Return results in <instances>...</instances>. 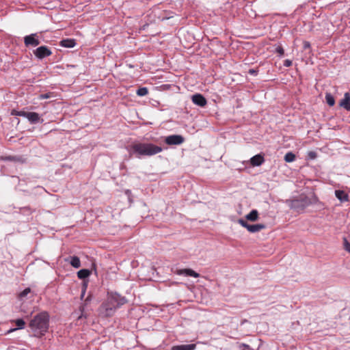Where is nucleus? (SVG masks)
Wrapping results in <instances>:
<instances>
[{"instance_id": "1", "label": "nucleus", "mask_w": 350, "mask_h": 350, "mask_svg": "<svg viewBox=\"0 0 350 350\" xmlns=\"http://www.w3.org/2000/svg\"><path fill=\"white\" fill-rule=\"evenodd\" d=\"M129 153L137 158L150 157L161 152V147L152 143L134 142L129 147Z\"/></svg>"}, {"instance_id": "2", "label": "nucleus", "mask_w": 350, "mask_h": 350, "mask_svg": "<svg viewBox=\"0 0 350 350\" xmlns=\"http://www.w3.org/2000/svg\"><path fill=\"white\" fill-rule=\"evenodd\" d=\"M29 327L33 332V336L41 338L47 332L49 327V314L47 312L37 314L31 320Z\"/></svg>"}, {"instance_id": "3", "label": "nucleus", "mask_w": 350, "mask_h": 350, "mask_svg": "<svg viewBox=\"0 0 350 350\" xmlns=\"http://www.w3.org/2000/svg\"><path fill=\"white\" fill-rule=\"evenodd\" d=\"M126 302L124 297L117 293H111L106 301L102 304L100 311L105 317H111L116 310Z\"/></svg>"}, {"instance_id": "4", "label": "nucleus", "mask_w": 350, "mask_h": 350, "mask_svg": "<svg viewBox=\"0 0 350 350\" xmlns=\"http://www.w3.org/2000/svg\"><path fill=\"white\" fill-rule=\"evenodd\" d=\"M312 204L310 199L304 196H300L299 198L293 199L290 201L289 206L291 208L297 211V212L303 211L306 207Z\"/></svg>"}, {"instance_id": "5", "label": "nucleus", "mask_w": 350, "mask_h": 350, "mask_svg": "<svg viewBox=\"0 0 350 350\" xmlns=\"http://www.w3.org/2000/svg\"><path fill=\"white\" fill-rule=\"evenodd\" d=\"M238 223L252 233L260 232L266 228L265 225L262 224H249L244 219H239Z\"/></svg>"}, {"instance_id": "6", "label": "nucleus", "mask_w": 350, "mask_h": 350, "mask_svg": "<svg viewBox=\"0 0 350 350\" xmlns=\"http://www.w3.org/2000/svg\"><path fill=\"white\" fill-rule=\"evenodd\" d=\"M33 54L37 58L42 59L50 56L52 54V51L46 46H40L33 51Z\"/></svg>"}, {"instance_id": "7", "label": "nucleus", "mask_w": 350, "mask_h": 350, "mask_svg": "<svg viewBox=\"0 0 350 350\" xmlns=\"http://www.w3.org/2000/svg\"><path fill=\"white\" fill-rule=\"evenodd\" d=\"M24 43L27 47L37 46L40 44L37 33H31L24 37Z\"/></svg>"}, {"instance_id": "8", "label": "nucleus", "mask_w": 350, "mask_h": 350, "mask_svg": "<svg viewBox=\"0 0 350 350\" xmlns=\"http://www.w3.org/2000/svg\"><path fill=\"white\" fill-rule=\"evenodd\" d=\"M185 142V138L180 135H172L165 138V142L167 145H180Z\"/></svg>"}, {"instance_id": "9", "label": "nucleus", "mask_w": 350, "mask_h": 350, "mask_svg": "<svg viewBox=\"0 0 350 350\" xmlns=\"http://www.w3.org/2000/svg\"><path fill=\"white\" fill-rule=\"evenodd\" d=\"M192 102L200 107H204L206 103V99L201 94H195L191 97Z\"/></svg>"}, {"instance_id": "10", "label": "nucleus", "mask_w": 350, "mask_h": 350, "mask_svg": "<svg viewBox=\"0 0 350 350\" xmlns=\"http://www.w3.org/2000/svg\"><path fill=\"white\" fill-rule=\"evenodd\" d=\"M339 106L350 111V94L349 92L345 93L344 98L339 103Z\"/></svg>"}, {"instance_id": "11", "label": "nucleus", "mask_w": 350, "mask_h": 350, "mask_svg": "<svg viewBox=\"0 0 350 350\" xmlns=\"http://www.w3.org/2000/svg\"><path fill=\"white\" fill-rule=\"evenodd\" d=\"M27 119L31 124L42 123L43 122V119H42L40 116L36 112H29Z\"/></svg>"}, {"instance_id": "12", "label": "nucleus", "mask_w": 350, "mask_h": 350, "mask_svg": "<svg viewBox=\"0 0 350 350\" xmlns=\"http://www.w3.org/2000/svg\"><path fill=\"white\" fill-rule=\"evenodd\" d=\"M264 161V157L261 154H258L250 159V163L252 166H260Z\"/></svg>"}, {"instance_id": "13", "label": "nucleus", "mask_w": 350, "mask_h": 350, "mask_svg": "<svg viewBox=\"0 0 350 350\" xmlns=\"http://www.w3.org/2000/svg\"><path fill=\"white\" fill-rule=\"evenodd\" d=\"M3 159L4 161H13V162L20 163H23L26 161V159L23 156H21V155H14V156L10 155V156L5 157Z\"/></svg>"}, {"instance_id": "14", "label": "nucleus", "mask_w": 350, "mask_h": 350, "mask_svg": "<svg viewBox=\"0 0 350 350\" xmlns=\"http://www.w3.org/2000/svg\"><path fill=\"white\" fill-rule=\"evenodd\" d=\"M335 196L341 202H348L349 200L348 194L342 190H336Z\"/></svg>"}, {"instance_id": "15", "label": "nucleus", "mask_w": 350, "mask_h": 350, "mask_svg": "<svg viewBox=\"0 0 350 350\" xmlns=\"http://www.w3.org/2000/svg\"><path fill=\"white\" fill-rule=\"evenodd\" d=\"M59 45L65 48H72L76 45V41L75 39H63L60 41Z\"/></svg>"}, {"instance_id": "16", "label": "nucleus", "mask_w": 350, "mask_h": 350, "mask_svg": "<svg viewBox=\"0 0 350 350\" xmlns=\"http://www.w3.org/2000/svg\"><path fill=\"white\" fill-rule=\"evenodd\" d=\"M196 347L195 344L176 345L172 347V350H194Z\"/></svg>"}, {"instance_id": "17", "label": "nucleus", "mask_w": 350, "mask_h": 350, "mask_svg": "<svg viewBox=\"0 0 350 350\" xmlns=\"http://www.w3.org/2000/svg\"><path fill=\"white\" fill-rule=\"evenodd\" d=\"M178 274L185 275L186 276H191L193 278H198L200 275L191 269H184L178 271Z\"/></svg>"}, {"instance_id": "18", "label": "nucleus", "mask_w": 350, "mask_h": 350, "mask_svg": "<svg viewBox=\"0 0 350 350\" xmlns=\"http://www.w3.org/2000/svg\"><path fill=\"white\" fill-rule=\"evenodd\" d=\"M15 323H16V325L17 326L16 328H12L10 329H9L8 331V333H11V332H13L14 331H16L17 329H23L25 327V322L23 319H18L14 321Z\"/></svg>"}, {"instance_id": "19", "label": "nucleus", "mask_w": 350, "mask_h": 350, "mask_svg": "<svg viewBox=\"0 0 350 350\" xmlns=\"http://www.w3.org/2000/svg\"><path fill=\"white\" fill-rule=\"evenodd\" d=\"M245 219L251 221H256L258 219V212L256 209H253L250 213L245 215Z\"/></svg>"}, {"instance_id": "20", "label": "nucleus", "mask_w": 350, "mask_h": 350, "mask_svg": "<svg viewBox=\"0 0 350 350\" xmlns=\"http://www.w3.org/2000/svg\"><path fill=\"white\" fill-rule=\"evenodd\" d=\"M70 264L75 268L78 269L81 267V261L79 257L76 256H70Z\"/></svg>"}, {"instance_id": "21", "label": "nucleus", "mask_w": 350, "mask_h": 350, "mask_svg": "<svg viewBox=\"0 0 350 350\" xmlns=\"http://www.w3.org/2000/svg\"><path fill=\"white\" fill-rule=\"evenodd\" d=\"M90 273L91 271L89 269H83L77 272V277L79 279L85 280L90 276Z\"/></svg>"}, {"instance_id": "22", "label": "nucleus", "mask_w": 350, "mask_h": 350, "mask_svg": "<svg viewBox=\"0 0 350 350\" xmlns=\"http://www.w3.org/2000/svg\"><path fill=\"white\" fill-rule=\"evenodd\" d=\"M325 100L329 106H334L335 104V99L330 93L325 94Z\"/></svg>"}, {"instance_id": "23", "label": "nucleus", "mask_w": 350, "mask_h": 350, "mask_svg": "<svg viewBox=\"0 0 350 350\" xmlns=\"http://www.w3.org/2000/svg\"><path fill=\"white\" fill-rule=\"evenodd\" d=\"M295 154L292 152H288L284 155V161L287 163L293 162L295 160Z\"/></svg>"}, {"instance_id": "24", "label": "nucleus", "mask_w": 350, "mask_h": 350, "mask_svg": "<svg viewBox=\"0 0 350 350\" xmlns=\"http://www.w3.org/2000/svg\"><path fill=\"white\" fill-rule=\"evenodd\" d=\"M34 211L35 210L32 209L30 206L20 208V213L25 215H29Z\"/></svg>"}, {"instance_id": "25", "label": "nucleus", "mask_w": 350, "mask_h": 350, "mask_svg": "<svg viewBox=\"0 0 350 350\" xmlns=\"http://www.w3.org/2000/svg\"><path fill=\"white\" fill-rule=\"evenodd\" d=\"M136 94L139 96H144L148 94V90L146 87L139 88L137 90Z\"/></svg>"}, {"instance_id": "26", "label": "nucleus", "mask_w": 350, "mask_h": 350, "mask_svg": "<svg viewBox=\"0 0 350 350\" xmlns=\"http://www.w3.org/2000/svg\"><path fill=\"white\" fill-rule=\"evenodd\" d=\"M275 52L278 53L280 57H282L284 55V50L281 45L275 47Z\"/></svg>"}, {"instance_id": "27", "label": "nucleus", "mask_w": 350, "mask_h": 350, "mask_svg": "<svg viewBox=\"0 0 350 350\" xmlns=\"http://www.w3.org/2000/svg\"><path fill=\"white\" fill-rule=\"evenodd\" d=\"M31 291V289L29 288H26L24 289L21 293L19 294L20 298H23L26 297Z\"/></svg>"}, {"instance_id": "28", "label": "nucleus", "mask_w": 350, "mask_h": 350, "mask_svg": "<svg viewBox=\"0 0 350 350\" xmlns=\"http://www.w3.org/2000/svg\"><path fill=\"white\" fill-rule=\"evenodd\" d=\"M344 248L350 253V243L348 242L346 238H344Z\"/></svg>"}, {"instance_id": "29", "label": "nucleus", "mask_w": 350, "mask_h": 350, "mask_svg": "<svg viewBox=\"0 0 350 350\" xmlns=\"http://www.w3.org/2000/svg\"><path fill=\"white\" fill-rule=\"evenodd\" d=\"M51 93H46V94H42L39 96L40 99H47L51 98Z\"/></svg>"}, {"instance_id": "30", "label": "nucleus", "mask_w": 350, "mask_h": 350, "mask_svg": "<svg viewBox=\"0 0 350 350\" xmlns=\"http://www.w3.org/2000/svg\"><path fill=\"white\" fill-rule=\"evenodd\" d=\"M240 350H244L245 349H250V346L247 344L241 343L239 345Z\"/></svg>"}, {"instance_id": "31", "label": "nucleus", "mask_w": 350, "mask_h": 350, "mask_svg": "<svg viewBox=\"0 0 350 350\" xmlns=\"http://www.w3.org/2000/svg\"><path fill=\"white\" fill-rule=\"evenodd\" d=\"M284 66L289 67L292 65V61L290 59H285L283 64Z\"/></svg>"}, {"instance_id": "32", "label": "nucleus", "mask_w": 350, "mask_h": 350, "mask_svg": "<svg viewBox=\"0 0 350 350\" xmlns=\"http://www.w3.org/2000/svg\"><path fill=\"white\" fill-rule=\"evenodd\" d=\"M28 113L29 112H27V111H20L19 116H22V117L27 118Z\"/></svg>"}, {"instance_id": "33", "label": "nucleus", "mask_w": 350, "mask_h": 350, "mask_svg": "<svg viewBox=\"0 0 350 350\" xmlns=\"http://www.w3.org/2000/svg\"><path fill=\"white\" fill-rule=\"evenodd\" d=\"M310 44L309 42L308 41H305L304 42V49H310Z\"/></svg>"}, {"instance_id": "34", "label": "nucleus", "mask_w": 350, "mask_h": 350, "mask_svg": "<svg viewBox=\"0 0 350 350\" xmlns=\"http://www.w3.org/2000/svg\"><path fill=\"white\" fill-rule=\"evenodd\" d=\"M308 156L310 157V159H315V158H316V157H317V154H316V152H310L308 153Z\"/></svg>"}, {"instance_id": "35", "label": "nucleus", "mask_w": 350, "mask_h": 350, "mask_svg": "<svg viewBox=\"0 0 350 350\" xmlns=\"http://www.w3.org/2000/svg\"><path fill=\"white\" fill-rule=\"evenodd\" d=\"M258 72V70H256L254 69H250L248 71V73L252 75H256Z\"/></svg>"}, {"instance_id": "36", "label": "nucleus", "mask_w": 350, "mask_h": 350, "mask_svg": "<svg viewBox=\"0 0 350 350\" xmlns=\"http://www.w3.org/2000/svg\"><path fill=\"white\" fill-rule=\"evenodd\" d=\"M11 114L19 116L20 111L12 110Z\"/></svg>"}, {"instance_id": "37", "label": "nucleus", "mask_w": 350, "mask_h": 350, "mask_svg": "<svg viewBox=\"0 0 350 350\" xmlns=\"http://www.w3.org/2000/svg\"><path fill=\"white\" fill-rule=\"evenodd\" d=\"M83 314H81V315L79 317V319H82V318H83Z\"/></svg>"}, {"instance_id": "38", "label": "nucleus", "mask_w": 350, "mask_h": 350, "mask_svg": "<svg viewBox=\"0 0 350 350\" xmlns=\"http://www.w3.org/2000/svg\"><path fill=\"white\" fill-rule=\"evenodd\" d=\"M93 267H94V269L95 272H96V270L95 265H94V264L93 265Z\"/></svg>"}]
</instances>
